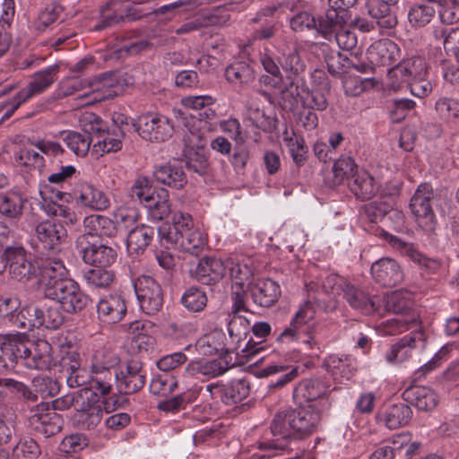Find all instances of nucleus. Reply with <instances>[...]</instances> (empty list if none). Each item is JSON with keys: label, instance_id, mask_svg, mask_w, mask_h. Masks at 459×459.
<instances>
[{"label": "nucleus", "instance_id": "f257e3e1", "mask_svg": "<svg viewBox=\"0 0 459 459\" xmlns=\"http://www.w3.org/2000/svg\"><path fill=\"white\" fill-rule=\"evenodd\" d=\"M321 420V408L316 404L281 411L274 415L271 424L272 434L276 438L263 443L261 447L286 450L290 439H302L317 431Z\"/></svg>", "mask_w": 459, "mask_h": 459}, {"label": "nucleus", "instance_id": "f03ea898", "mask_svg": "<svg viewBox=\"0 0 459 459\" xmlns=\"http://www.w3.org/2000/svg\"><path fill=\"white\" fill-rule=\"evenodd\" d=\"M171 221L172 225L163 224L158 230L160 245L167 249L173 248L198 255L206 246V237L195 226L192 216L175 211Z\"/></svg>", "mask_w": 459, "mask_h": 459}, {"label": "nucleus", "instance_id": "7ed1b4c3", "mask_svg": "<svg viewBox=\"0 0 459 459\" xmlns=\"http://www.w3.org/2000/svg\"><path fill=\"white\" fill-rule=\"evenodd\" d=\"M58 70L57 65H50L35 73L26 87L9 100L0 104V108L4 109L0 122L10 118L23 103L47 91L56 80Z\"/></svg>", "mask_w": 459, "mask_h": 459}, {"label": "nucleus", "instance_id": "20e7f679", "mask_svg": "<svg viewBox=\"0 0 459 459\" xmlns=\"http://www.w3.org/2000/svg\"><path fill=\"white\" fill-rule=\"evenodd\" d=\"M437 198L430 183L420 184L410 200V210L414 216L417 225L425 232L430 233L437 225V216L432 203Z\"/></svg>", "mask_w": 459, "mask_h": 459}, {"label": "nucleus", "instance_id": "39448f33", "mask_svg": "<svg viewBox=\"0 0 459 459\" xmlns=\"http://www.w3.org/2000/svg\"><path fill=\"white\" fill-rule=\"evenodd\" d=\"M136 130L139 135L150 142L163 143L170 139L174 133L172 121L160 113H147L140 116Z\"/></svg>", "mask_w": 459, "mask_h": 459}, {"label": "nucleus", "instance_id": "423d86ee", "mask_svg": "<svg viewBox=\"0 0 459 459\" xmlns=\"http://www.w3.org/2000/svg\"><path fill=\"white\" fill-rule=\"evenodd\" d=\"M134 291L141 309L147 315L157 314L163 306L160 285L152 276L141 275L134 281Z\"/></svg>", "mask_w": 459, "mask_h": 459}, {"label": "nucleus", "instance_id": "0eeeda50", "mask_svg": "<svg viewBox=\"0 0 459 459\" xmlns=\"http://www.w3.org/2000/svg\"><path fill=\"white\" fill-rule=\"evenodd\" d=\"M87 91L78 96L81 105H91L113 98L121 92L116 74L105 73L87 82Z\"/></svg>", "mask_w": 459, "mask_h": 459}, {"label": "nucleus", "instance_id": "6e6552de", "mask_svg": "<svg viewBox=\"0 0 459 459\" xmlns=\"http://www.w3.org/2000/svg\"><path fill=\"white\" fill-rule=\"evenodd\" d=\"M48 299L58 302L64 311L74 314L82 311L87 305L88 297L73 280L65 281L48 292Z\"/></svg>", "mask_w": 459, "mask_h": 459}, {"label": "nucleus", "instance_id": "1a4fd4ad", "mask_svg": "<svg viewBox=\"0 0 459 459\" xmlns=\"http://www.w3.org/2000/svg\"><path fill=\"white\" fill-rule=\"evenodd\" d=\"M3 257L5 266H8L12 278L27 281L30 280L38 271V267L32 263L30 255L21 246L8 247L5 248Z\"/></svg>", "mask_w": 459, "mask_h": 459}, {"label": "nucleus", "instance_id": "9d476101", "mask_svg": "<svg viewBox=\"0 0 459 459\" xmlns=\"http://www.w3.org/2000/svg\"><path fill=\"white\" fill-rule=\"evenodd\" d=\"M76 247L82 254V260L96 267H108L113 264L117 257V250L106 244L91 243L85 236L76 239Z\"/></svg>", "mask_w": 459, "mask_h": 459}, {"label": "nucleus", "instance_id": "9b49d317", "mask_svg": "<svg viewBox=\"0 0 459 459\" xmlns=\"http://www.w3.org/2000/svg\"><path fill=\"white\" fill-rule=\"evenodd\" d=\"M206 390L212 398L219 397L225 404L233 405L248 396L250 384L246 378H235L225 385L209 384Z\"/></svg>", "mask_w": 459, "mask_h": 459}, {"label": "nucleus", "instance_id": "f8f14e48", "mask_svg": "<svg viewBox=\"0 0 459 459\" xmlns=\"http://www.w3.org/2000/svg\"><path fill=\"white\" fill-rule=\"evenodd\" d=\"M424 342L425 335L422 331L411 332L392 344L385 352V359L391 365L402 364L411 357L414 349L419 345L423 346Z\"/></svg>", "mask_w": 459, "mask_h": 459}, {"label": "nucleus", "instance_id": "ddd939ff", "mask_svg": "<svg viewBox=\"0 0 459 459\" xmlns=\"http://www.w3.org/2000/svg\"><path fill=\"white\" fill-rule=\"evenodd\" d=\"M59 415L49 411L48 403H39L35 409L31 410L29 418L30 427L38 433L48 437L60 430Z\"/></svg>", "mask_w": 459, "mask_h": 459}, {"label": "nucleus", "instance_id": "4468645a", "mask_svg": "<svg viewBox=\"0 0 459 459\" xmlns=\"http://www.w3.org/2000/svg\"><path fill=\"white\" fill-rule=\"evenodd\" d=\"M371 274L377 282L385 287L395 286L403 280L401 265L390 257H383L373 263Z\"/></svg>", "mask_w": 459, "mask_h": 459}, {"label": "nucleus", "instance_id": "2eb2a0df", "mask_svg": "<svg viewBox=\"0 0 459 459\" xmlns=\"http://www.w3.org/2000/svg\"><path fill=\"white\" fill-rule=\"evenodd\" d=\"M126 300L117 294L103 297L97 304L98 318L104 324L120 322L126 314Z\"/></svg>", "mask_w": 459, "mask_h": 459}, {"label": "nucleus", "instance_id": "dca6fc26", "mask_svg": "<svg viewBox=\"0 0 459 459\" xmlns=\"http://www.w3.org/2000/svg\"><path fill=\"white\" fill-rule=\"evenodd\" d=\"M145 373L138 361H130L124 370L117 373V388L121 394H134L143 387Z\"/></svg>", "mask_w": 459, "mask_h": 459}, {"label": "nucleus", "instance_id": "f3484780", "mask_svg": "<svg viewBox=\"0 0 459 459\" xmlns=\"http://www.w3.org/2000/svg\"><path fill=\"white\" fill-rule=\"evenodd\" d=\"M91 129H95L92 126ZM98 134L92 136L91 154L96 158L103 156L105 153L116 152L122 148V139L124 132L120 127H116L113 131H100L99 126L96 127Z\"/></svg>", "mask_w": 459, "mask_h": 459}, {"label": "nucleus", "instance_id": "a211bd4d", "mask_svg": "<svg viewBox=\"0 0 459 459\" xmlns=\"http://www.w3.org/2000/svg\"><path fill=\"white\" fill-rule=\"evenodd\" d=\"M39 269L40 273L39 282L45 296L49 291L54 290L57 284L70 280L66 278V268L59 259L46 260Z\"/></svg>", "mask_w": 459, "mask_h": 459}, {"label": "nucleus", "instance_id": "6ab92c4d", "mask_svg": "<svg viewBox=\"0 0 459 459\" xmlns=\"http://www.w3.org/2000/svg\"><path fill=\"white\" fill-rule=\"evenodd\" d=\"M74 195L77 204L91 210L103 211L110 206L108 197L102 191L85 182L74 188Z\"/></svg>", "mask_w": 459, "mask_h": 459}, {"label": "nucleus", "instance_id": "aec40b11", "mask_svg": "<svg viewBox=\"0 0 459 459\" xmlns=\"http://www.w3.org/2000/svg\"><path fill=\"white\" fill-rule=\"evenodd\" d=\"M52 347L46 340H37L32 348H29V352H26L24 366L28 368L46 370L49 369L55 365V360L51 354Z\"/></svg>", "mask_w": 459, "mask_h": 459}, {"label": "nucleus", "instance_id": "412c9836", "mask_svg": "<svg viewBox=\"0 0 459 459\" xmlns=\"http://www.w3.org/2000/svg\"><path fill=\"white\" fill-rule=\"evenodd\" d=\"M368 58L375 65H391L400 58V48L391 39H383L370 45Z\"/></svg>", "mask_w": 459, "mask_h": 459}, {"label": "nucleus", "instance_id": "4be33fe9", "mask_svg": "<svg viewBox=\"0 0 459 459\" xmlns=\"http://www.w3.org/2000/svg\"><path fill=\"white\" fill-rule=\"evenodd\" d=\"M35 232L44 248L49 250L56 249L67 238L65 226L55 221H45L38 224Z\"/></svg>", "mask_w": 459, "mask_h": 459}, {"label": "nucleus", "instance_id": "5701e85b", "mask_svg": "<svg viewBox=\"0 0 459 459\" xmlns=\"http://www.w3.org/2000/svg\"><path fill=\"white\" fill-rule=\"evenodd\" d=\"M253 301L260 307L273 306L281 296L280 286L271 279H260L250 286Z\"/></svg>", "mask_w": 459, "mask_h": 459}, {"label": "nucleus", "instance_id": "b1692460", "mask_svg": "<svg viewBox=\"0 0 459 459\" xmlns=\"http://www.w3.org/2000/svg\"><path fill=\"white\" fill-rule=\"evenodd\" d=\"M83 229L84 233L82 236H85L86 240H89V237L112 238L117 233L116 222L110 218L100 214L86 216L83 220Z\"/></svg>", "mask_w": 459, "mask_h": 459}, {"label": "nucleus", "instance_id": "393cba45", "mask_svg": "<svg viewBox=\"0 0 459 459\" xmlns=\"http://www.w3.org/2000/svg\"><path fill=\"white\" fill-rule=\"evenodd\" d=\"M347 282L348 280L336 273L325 272L319 278L307 283L306 287L308 292L321 291L326 295L336 298L337 296H341L344 285H346Z\"/></svg>", "mask_w": 459, "mask_h": 459}, {"label": "nucleus", "instance_id": "a878e982", "mask_svg": "<svg viewBox=\"0 0 459 459\" xmlns=\"http://www.w3.org/2000/svg\"><path fill=\"white\" fill-rule=\"evenodd\" d=\"M225 273V262L214 257H204L199 261L195 276L201 283L210 285L222 279Z\"/></svg>", "mask_w": 459, "mask_h": 459}, {"label": "nucleus", "instance_id": "bb28decb", "mask_svg": "<svg viewBox=\"0 0 459 459\" xmlns=\"http://www.w3.org/2000/svg\"><path fill=\"white\" fill-rule=\"evenodd\" d=\"M229 362L223 358L214 359H194L186 367V371L192 375H202L212 378L223 375L230 369Z\"/></svg>", "mask_w": 459, "mask_h": 459}, {"label": "nucleus", "instance_id": "cd10ccee", "mask_svg": "<svg viewBox=\"0 0 459 459\" xmlns=\"http://www.w3.org/2000/svg\"><path fill=\"white\" fill-rule=\"evenodd\" d=\"M397 2L398 0H368V14L377 20L380 27L391 29L397 23L396 15L392 10Z\"/></svg>", "mask_w": 459, "mask_h": 459}, {"label": "nucleus", "instance_id": "c85d7f7f", "mask_svg": "<svg viewBox=\"0 0 459 459\" xmlns=\"http://www.w3.org/2000/svg\"><path fill=\"white\" fill-rule=\"evenodd\" d=\"M411 417L412 411L411 407L403 403L386 406L378 415L379 420L390 429H395L407 425Z\"/></svg>", "mask_w": 459, "mask_h": 459}, {"label": "nucleus", "instance_id": "c756f323", "mask_svg": "<svg viewBox=\"0 0 459 459\" xmlns=\"http://www.w3.org/2000/svg\"><path fill=\"white\" fill-rule=\"evenodd\" d=\"M226 270H229L232 285L244 286L252 273V259L242 255H233L225 261Z\"/></svg>", "mask_w": 459, "mask_h": 459}, {"label": "nucleus", "instance_id": "7c9ffc66", "mask_svg": "<svg viewBox=\"0 0 459 459\" xmlns=\"http://www.w3.org/2000/svg\"><path fill=\"white\" fill-rule=\"evenodd\" d=\"M343 22V16L338 11L330 7L324 15L316 18V28L314 31L316 36L332 41L333 36Z\"/></svg>", "mask_w": 459, "mask_h": 459}, {"label": "nucleus", "instance_id": "2f4dec72", "mask_svg": "<svg viewBox=\"0 0 459 459\" xmlns=\"http://www.w3.org/2000/svg\"><path fill=\"white\" fill-rule=\"evenodd\" d=\"M403 397L420 411H430L437 403V394L427 386H411L403 393Z\"/></svg>", "mask_w": 459, "mask_h": 459}, {"label": "nucleus", "instance_id": "473e14b6", "mask_svg": "<svg viewBox=\"0 0 459 459\" xmlns=\"http://www.w3.org/2000/svg\"><path fill=\"white\" fill-rule=\"evenodd\" d=\"M0 350V359L5 368H13L19 361L24 365V354L29 352V347L18 337L6 339Z\"/></svg>", "mask_w": 459, "mask_h": 459}, {"label": "nucleus", "instance_id": "72a5a7b5", "mask_svg": "<svg viewBox=\"0 0 459 459\" xmlns=\"http://www.w3.org/2000/svg\"><path fill=\"white\" fill-rule=\"evenodd\" d=\"M326 392L327 388L324 383L316 379L305 380L295 390L296 395L301 396L307 404H316L319 408L327 403L325 397Z\"/></svg>", "mask_w": 459, "mask_h": 459}, {"label": "nucleus", "instance_id": "f704fd0d", "mask_svg": "<svg viewBox=\"0 0 459 459\" xmlns=\"http://www.w3.org/2000/svg\"><path fill=\"white\" fill-rule=\"evenodd\" d=\"M151 328L149 323L134 321L130 324L129 331L133 334L130 342V348L133 352H147L153 349L155 338L148 333Z\"/></svg>", "mask_w": 459, "mask_h": 459}, {"label": "nucleus", "instance_id": "c9c22d12", "mask_svg": "<svg viewBox=\"0 0 459 459\" xmlns=\"http://www.w3.org/2000/svg\"><path fill=\"white\" fill-rule=\"evenodd\" d=\"M419 325V314L409 313L405 316H395L394 318L382 322L378 326V331L383 335H395L417 327Z\"/></svg>", "mask_w": 459, "mask_h": 459}, {"label": "nucleus", "instance_id": "e433bc0d", "mask_svg": "<svg viewBox=\"0 0 459 459\" xmlns=\"http://www.w3.org/2000/svg\"><path fill=\"white\" fill-rule=\"evenodd\" d=\"M26 201L19 190L11 189L0 194V214L7 219H19Z\"/></svg>", "mask_w": 459, "mask_h": 459}, {"label": "nucleus", "instance_id": "4c0bfd02", "mask_svg": "<svg viewBox=\"0 0 459 459\" xmlns=\"http://www.w3.org/2000/svg\"><path fill=\"white\" fill-rule=\"evenodd\" d=\"M341 296L354 309L364 314H370L376 310L375 302L361 290L349 281L342 291Z\"/></svg>", "mask_w": 459, "mask_h": 459}, {"label": "nucleus", "instance_id": "58836bf2", "mask_svg": "<svg viewBox=\"0 0 459 459\" xmlns=\"http://www.w3.org/2000/svg\"><path fill=\"white\" fill-rule=\"evenodd\" d=\"M155 178L163 185L176 189L184 187L186 184V176L182 166L176 163H168L155 169Z\"/></svg>", "mask_w": 459, "mask_h": 459}, {"label": "nucleus", "instance_id": "ea45409f", "mask_svg": "<svg viewBox=\"0 0 459 459\" xmlns=\"http://www.w3.org/2000/svg\"><path fill=\"white\" fill-rule=\"evenodd\" d=\"M154 234L153 228L143 224L131 230L126 238V248L129 254L143 253L151 243Z\"/></svg>", "mask_w": 459, "mask_h": 459}, {"label": "nucleus", "instance_id": "a19ab883", "mask_svg": "<svg viewBox=\"0 0 459 459\" xmlns=\"http://www.w3.org/2000/svg\"><path fill=\"white\" fill-rule=\"evenodd\" d=\"M378 184L366 170L357 171L350 184L351 191L359 199H370L378 191Z\"/></svg>", "mask_w": 459, "mask_h": 459}, {"label": "nucleus", "instance_id": "79ce46f5", "mask_svg": "<svg viewBox=\"0 0 459 459\" xmlns=\"http://www.w3.org/2000/svg\"><path fill=\"white\" fill-rule=\"evenodd\" d=\"M225 78L234 86L243 87L253 82L255 74L254 69L248 63L238 61L227 66Z\"/></svg>", "mask_w": 459, "mask_h": 459}, {"label": "nucleus", "instance_id": "37998d69", "mask_svg": "<svg viewBox=\"0 0 459 459\" xmlns=\"http://www.w3.org/2000/svg\"><path fill=\"white\" fill-rule=\"evenodd\" d=\"M412 305L411 294L407 291H393L388 293L384 299V306L386 311L392 312L395 316L418 313L412 308Z\"/></svg>", "mask_w": 459, "mask_h": 459}, {"label": "nucleus", "instance_id": "c03bdc74", "mask_svg": "<svg viewBox=\"0 0 459 459\" xmlns=\"http://www.w3.org/2000/svg\"><path fill=\"white\" fill-rule=\"evenodd\" d=\"M389 242L402 255L409 258L420 266L429 269L435 266L436 262L429 259L412 243L405 242L395 236H391Z\"/></svg>", "mask_w": 459, "mask_h": 459}, {"label": "nucleus", "instance_id": "a18cd8bd", "mask_svg": "<svg viewBox=\"0 0 459 459\" xmlns=\"http://www.w3.org/2000/svg\"><path fill=\"white\" fill-rule=\"evenodd\" d=\"M224 340L222 332L213 331L200 337L195 342V349L204 356L222 352L225 350Z\"/></svg>", "mask_w": 459, "mask_h": 459}, {"label": "nucleus", "instance_id": "49530a36", "mask_svg": "<svg viewBox=\"0 0 459 459\" xmlns=\"http://www.w3.org/2000/svg\"><path fill=\"white\" fill-rule=\"evenodd\" d=\"M198 395V389L191 387L174 397L160 401L158 403V408L163 411L176 412L184 410L187 404L194 403Z\"/></svg>", "mask_w": 459, "mask_h": 459}, {"label": "nucleus", "instance_id": "de8ad7c7", "mask_svg": "<svg viewBox=\"0 0 459 459\" xmlns=\"http://www.w3.org/2000/svg\"><path fill=\"white\" fill-rule=\"evenodd\" d=\"M228 332L235 350L241 348V342L247 339L250 331L249 321L240 315H229Z\"/></svg>", "mask_w": 459, "mask_h": 459}, {"label": "nucleus", "instance_id": "09e8293b", "mask_svg": "<svg viewBox=\"0 0 459 459\" xmlns=\"http://www.w3.org/2000/svg\"><path fill=\"white\" fill-rule=\"evenodd\" d=\"M39 315H41L40 307L37 305H29L11 316V324L14 327L23 330L38 328L39 324Z\"/></svg>", "mask_w": 459, "mask_h": 459}, {"label": "nucleus", "instance_id": "8fccbe9b", "mask_svg": "<svg viewBox=\"0 0 459 459\" xmlns=\"http://www.w3.org/2000/svg\"><path fill=\"white\" fill-rule=\"evenodd\" d=\"M433 35L436 40L442 42L445 51L455 56L459 63V27L436 29Z\"/></svg>", "mask_w": 459, "mask_h": 459}, {"label": "nucleus", "instance_id": "3c124183", "mask_svg": "<svg viewBox=\"0 0 459 459\" xmlns=\"http://www.w3.org/2000/svg\"><path fill=\"white\" fill-rule=\"evenodd\" d=\"M325 366L334 377L350 379L353 375L352 358L350 356L329 355L325 359Z\"/></svg>", "mask_w": 459, "mask_h": 459}, {"label": "nucleus", "instance_id": "603ef678", "mask_svg": "<svg viewBox=\"0 0 459 459\" xmlns=\"http://www.w3.org/2000/svg\"><path fill=\"white\" fill-rule=\"evenodd\" d=\"M91 372V390L101 395L108 394L117 383V372L112 369L97 370Z\"/></svg>", "mask_w": 459, "mask_h": 459}, {"label": "nucleus", "instance_id": "864d4df0", "mask_svg": "<svg viewBox=\"0 0 459 459\" xmlns=\"http://www.w3.org/2000/svg\"><path fill=\"white\" fill-rule=\"evenodd\" d=\"M64 141L75 155L84 157L89 152L94 139L87 132L70 131L66 134Z\"/></svg>", "mask_w": 459, "mask_h": 459}, {"label": "nucleus", "instance_id": "5fc2aeb1", "mask_svg": "<svg viewBox=\"0 0 459 459\" xmlns=\"http://www.w3.org/2000/svg\"><path fill=\"white\" fill-rule=\"evenodd\" d=\"M427 71L425 59L420 56H412L400 62V70L398 69L396 74L403 75V73L411 82L420 76H426Z\"/></svg>", "mask_w": 459, "mask_h": 459}, {"label": "nucleus", "instance_id": "6e6d98bb", "mask_svg": "<svg viewBox=\"0 0 459 459\" xmlns=\"http://www.w3.org/2000/svg\"><path fill=\"white\" fill-rule=\"evenodd\" d=\"M436 14L434 4L431 2L413 5L408 13V20L413 27H423L429 23Z\"/></svg>", "mask_w": 459, "mask_h": 459}, {"label": "nucleus", "instance_id": "4d7b16f0", "mask_svg": "<svg viewBox=\"0 0 459 459\" xmlns=\"http://www.w3.org/2000/svg\"><path fill=\"white\" fill-rule=\"evenodd\" d=\"M283 142L285 143L293 161L298 166L304 164L306 154L307 152V146L303 137L291 133L290 135L287 132L284 133Z\"/></svg>", "mask_w": 459, "mask_h": 459}, {"label": "nucleus", "instance_id": "13d9d810", "mask_svg": "<svg viewBox=\"0 0 459 459\" xmlns=\"http://www.w3.org/2000/svg\"><path fill=\"white\" fill-rule=\"evenodd\" d=\"M342 87L347 96L357 97L374 87V82L369 78L347 74L342 80Z\"/></svg>", "mask_w": 459, "mask_h": 459}, {"label": "nucleus", "instance_id": "bf43d9fd", "mask_svg": "<svg viewBox=\"0 0 459 459\" xmlns=\"http://www.w3.org/2000/svg\"><path fill=\"white\" fill-rule=\"evenodd\" d=\"M145 206L151 211L153 218L162 220L170 213L169 193L166 189L156 192V195Z\"/></svg>", "mask_w": 459, "mask_h": 459}, {"label": "nucleus", "instance_id": "052dcab7", "mask_svg": "<svg viewBox=\"0 0 459 459\" xmlns=\"http://www.w3.org/2000/svg\"><path fill=\"white\" fill-rule=\"evenodd\" d=\"M118 358L106 349L96 350L90 359L91 371L113 369L117 364Z\"/></svg>", "mask_w": 459, "mask_h": 459}, {"label": "nucleus", "instance_id": "680f3d73", "mask_svg": "<svg viewBox=\"0 0 459 459\" xmlns=\"http://www.w3.org/2000/svg\"><path fill=\"white\" fill-rule=\"evenodd\" d=\"M87 88L85 80L76 76L67 77L59 82L55 95L57 99H63L82 91L84 92Z\"/></svg>", "mask_w": 459, "mask_h": 459}, {"label": "nucleus", "instance_id": "e2e57ef3", "mask_svg": "<svg viewBox=\"0 0 459 459\" xmlns=\"http://www.w3.org/2000/svg\"><path fill=\"white\" fill-rule=\"evenodd\" d=\"M183 306L191 312H199L204 308L207 297L201 289L191 287L187 289L181 298Z\"/></svg>", "mask_w": 459, "mask_h": 459}, {"label": "nucleus", "instance_id": "0e129e2a", "mask_svg": "<svg viewBox=\"0 0 459 459\" xmlns=\"http://www.w3.org/2000/svg\"><path fill=\"white\" fill-rule=\"evenodd\" d=\"M131 195L145 205L156 195L152 180L146 176H138L131 187Z\"/></svg>", "mask_w": 459, "mask_h": 459}, {"label": "nucleus", "instance_id": "69168bd1", "mask_svg": "<svg viewBox=\"0 0 459 459\" xmlns=\"http://www.w3.org/2000/svg\"><path fill=\"white\" fill-rule=\"evenodd\" d=\"M435 109L438 117L446 122H454L459 118V101L457 100L440 98L435 104Z\"/></svg>", "mask_w": 459, "mask_h": 459}, {"label": "nucleus", "instance_id": "338daca9", "mask_svg": "<svg viewBox=\"0 0 459 459\" xmlns=\"http://www.w3.org/2000/svg\"><path fill=\"white\" fill-rule=\"evenodd\" d=\"M41 450L38 443L30 437H22L13 449L15 459H38Z\"/></svg>", "mask_w": 459, "mask_h": 459}, {"label": "nucleus", "instance_id": "774afa93", "mask_svg": "<svg viewBox=\"0 0 459 459\" xmlns=\"http://www.w3.org/2000/svg\"><path fill=\"white\" fill-rule=\"evenodd\" d=\"M102 267L87 271L83 277L87 284L94 288H108L114 281V273Z\"/></svg>", "mask_w": 459, "mask_h": 459}]
</instances>
